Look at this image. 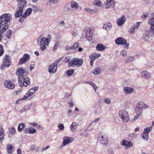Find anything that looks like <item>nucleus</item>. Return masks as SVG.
<instances>
[{
	"mask_svg": "<svg viewBox=\"0 0 154 154\" xmlns=\"http://www.w3.org/2000/svg\"><path fill=\"white\" fill-rule=\"evenodd\" d=\"M11 15L9 14H4L0 16V41L2 38V34L8 29V24L12 20Z\"/></svg>",
	"mask_w": 154,
	"mask_h": 154,
	"instance_id": "1",
	"label": "nucleus"
},
{
	"mask_svg": "<svg viewBox=\"0 0 154 154\" xmlns=\"http://www.w3.org/2000/svg\"><path fill=\"white\" fill-rule=\"evenodd\" d=\"M51 39V35H48V38L43 37L42 35L38 37L37 39V44L39 46L42 51H43L46 49Z\"/></svg>",
	"mask_w": 154,
	"mask_h": 154,
	"instance_id": "2",
	"label": "nucleus"
},
{
	"mask_svg": "<svg viewBox=\"0 0 154 154\" xmlns=\"http://www.w3.org/2000/svg\"><path fill=\"white\" fill-rule=\"evenodd\" d=\"M118 115L119 118L123 122L126 123L130 121V119L129 113L125 109H120L118 112Z\"/></svg>",
	"mask_w": 154,
	"mask_h": 154,
	"instance_id": "3",
	"label": "nucleus"
},
{
	"mask_svg": "<svg viewBox=\"0 0 154 154\" xmlns=\"http://www.w3.org/2000/svg\"><path fill=\"white\" fill-rule=\"evenodd\" d=\"M18 81L19 84L21 87H26L30 85L29 78L25 75L23 76H20V79H18Z\"/></svg>",
	"mask_w": 154,
	"mask_h": 154,
	"instance_id": "4",
	"label": "nucleus"
},
{
	"mask_svg": "<svg viewBox=\"0 0 154 154\" xmlns=\"http://www.w3.org/2000/svg\"><path fill=\"white\" fill-rule=\"evenodd\" d=\"M98 142L103 145H106L108 141V138L107 136L103 133L99 134L97 137Z\"/></svg>",
	"mask_w": 154,
	"mask_h": 154,
	"instance_id": "5",
	"label": "nucleus"
},
{
	"mask_svg": "<svg viewBox=\"0 0 154 154\" xmlns=\"http://www.w3.org/2000/svg\"><path fill=\"white\" fill-rule=\"evenodd\" d=\"M61 60V59L60 58L57 59L50 66L48 70L50 74H53L56 72L57 64Z\"/></svg>",
	"mask_w": 154,
	"mask_h": 154,
	"instance_id": "6",
	"label": "nucleus"
},
{
	"mask_svg": "<svg viewBox=\"0 0 154 154\" xmlns=\"http://www.w3.org/2000/svg\"><path fill=\"white\" fill-rule=\"evenodd\" d=\"M83 63V60L82 59L74 58L69 62V66H73L74 65L77 66H81Z\"/></svg>",
	"mask_w": 154,
	"mask_h": 154,
	"instance_id": "7",
	"label": "nucleus"
},
{
	"mask_svg": "<svg viewBox=\"0 0 154 154\" xmlns=\"http://www.w3.org/2000/svg\"><path fill=\"white\" fill-rule=\"evenodd\" d=\"M38 87L37 86H35L34 87L30 88L26 93V94L21 99V100H25L27 99L29 97L32 95L38 90Z\"/></svg>",
	"mask_w": 154,
	"mask_h": 154,
	"instance_id": "8",
	"label": "nucleus"
},
{
	"mask_svg": "<svg viewBox=\"0 0 154 154\" xmlns=\"http://www.w3.org/2000/svg\"><path fill=\"white\" fill-rule=\"evenodd\" d=\"M115 42L117 45H124L126 49H128L129 44L127 43L124 38L122 37H119L115 40Z\"/></svg>",
	"mask_w": 154,
	"mask_h": 154,
	"instance_id": "9",
	"label": "nucleus"
},
{
	"mask_svg": "<svg viewBox=\"0 0 154 154\" xmlns=\"http://www.w3.org/2000/svg\"><path fill=\"white\" fill-rule=\"evenodd\" d=\"M152 126L148 127L144 129L143 133L141 135L142 138L145 140H147L149 138V133L152 130Z\"/></svg>",
	"mask_w": 154,
	"mask_h": 154,
	"instance_id": "10",
	"label": "nucleus"
},
{
	"mask_svg": "<svg viewBox=\"0 0 154 154\" xmlns=\"http://www.w3.org/2000/svg\"><path fill=\"white\" fill-rule=\"evenodd\" d=\"M73 140L74 139L72 137H69L67 136L64 137L62 144L60 146V148L61 149L66 145L72 142Z\"/></svg>",
	"mask_w": 154,
	"mask_h": 154,
	"instance_id": "11",
	"label": "nucleus"
},
{
	"mask_svg": "<svg viewBox=\"0 0 154 154\" xmlns=\"http://www.w3.org/2000/svg\"><path fill=\"white\" fill-rule=\"evenodd\" d=\"M121 145L124 146L126 149L131 147L133 146V143L131 141L123 139L121 142Z\"/></svg>",
	"mask_w": 154,
	"mask_h": 154,
	"instance_id": "12",
	"label": "nucleus"
},
{
	"mask_svg": "<svg viewBox=\"0 0 154 154\" xmlns=\"http://www.w3.org/2000/svg\"><path fill=\"white\" fill-rule=\"evenodd\" d=\"M11 62L10 59V56L5 55L3 59V66L8 67L11 64Z\"/></svg>",
	"mask_w": 154,
	"mask_h": 154,
	"instance_id": "13",
	"label": "nucleus"
},
{
	"mask_svg": "<svg viewBox=\"0 0 154 154\" xmlns=\"http://www.w3.org/2000/svg\"><path fill=\"white\" fill-rule=\"evenodd\" d=\"M29 58L30 56L29 54H24L23 57L20 59L18 63V65L19 66L26 62L29 60Z\"/></svg>",
	"mask_w": 154,
	"mask_h": 154,
	"instance_id": "14",
	"label": "nucleus"
},
{
	"mask_svg": "<svg viewBox=\"0 0 154 154\" xmlns=\"http://www.w3.org/2000/svg\"><path fill=\"white\" fill-rule=\"evenodd\" d=\"M92 30L91 28H89L86 30V37L88 40L90 41L92 38Z\"/></svg>",
	"mask_w": 154,
	"mask_h": 154,
	"instance_id": "15",
	"label": "nucleus"
},
{
	"mask_svg": "<svg viewBox=\"0 0 154 154\" xmlns=\"http://www.w3.org/2000/svg\"><path fill=\"white\" fill-rule=\"evenodd\" d=\"M107 3L105 5V8L106 9L114 8L115 6V3L113 0H107Z\"/></svg>",
	"mask_w": 154,
	"mask_h": 154,
	"instance_id": "16",
	"label": "nucleus"
},
{
	"mask_svg": "<svg viewBox=\"0 0 154 154\" xmlns=\"http://www.w3.org/2000/svg\"><path fill=\"white\" fill-rule=\"evenodd\" d=\"M79 126L78 123L75 122H73L70 126V128L71 131L73 133H75L77 131V129Z\"/></svg>",
	"mask_w": 154,
	"mask_h": 154,
	"instance_id": "17",
	"label": "nucleus"
},
{
	"mask_svg": "<svg viewBox=\"0 0 154 154\" xmlns=\"http://www.w3.org/2000/svg\"><path fill=\"white\" fill-rule=\"evenodd\" d=\"M126 19L124 16L119 18L116 21V23L119 26H121L125 22Z\"/></svg>",
	"mask_w": 154,
	"mask_h": 154,
	"instance_id": "18",
	"label": "nucleus"
},
{
	"mask_svg": "<svg viewBox=\"0 0 154 154\" xmlns=\"http://www.w3.org/2000/svg\"><path fill=\"white\" fill-rule=\"evenodd\" d=\"M4 86L5 87L10 89H13L14 87V83L10 81H5Z\"/></svg>",
	"mask_w": 154,
	"mask_h": 154,
	"instance_id": "19",
	"label": "nucleus"
},
{
	"mask_svg": "<svg viewBox=\"0 0 154 154\" xmlns=\"http://www.w3.org/2000/svg\"><path fill=\"white\" fill-rule=\"evenodd\" d=\"M123 91L126 94H130L132 93L134 91L133 88L128 86H125L123 88Z\"/></svg>",
	"mask_w": 154,
	"mask_h": 154,
	"instance_id": "20",
	"label": "nucleus"
},
{
	"mask_svg": "<svg viewBox=\"0 0 154 154\" xmlns=\"http://www.w3.org/2000/svg\"><path fill=\"white\" fill-rule=\"evenodd\" d=\"M26 72V70L23 68H18L16 72V74L18 76V79H20V77L21 76H23L24 75L23 74Z\"/></svg>",
	"mask_w": 154,
	"mask_h": 154,
	"instance_id": "21",
	"label": "nucleus"
},
{
	"mask_svg": "<svg viewBox=\"0 0 154 154\" xmlns=\"http://www.w3.org/2000/svg\"><path fill=\"white\" fill-rule=\"evenodd\" d=\"M24 131L25 133H29L31 134L36 133V130L32 127L27 128L24 129Z\"/></svg>",
	"mask_w": 154,
	"mask_h": 154,
	"instance_id": "22",
	"label": "nucleus"
},
{
	"mask_svg": "<svg viewBox=\"0 0 154 154\" xmlns=\"http://www.w3.org/2000/svg\"><path fill=\"white\" fill-rule=\"evenodd\" d=\"M143 109L141 107V105L138 103L136 104L135 111L136 114H139V115H141L142 113Z\"/></svg>",
	"mask_w": 154,
	"mask_h": 154,
	"instance_id": "23",
	"label": "nucleus"
},
{
	"mask_svg": "<svg viewBox=\"0 0 154 154\" xmlns=\"http://www.w3.org/2000/svg\"><path fill=\"white\" fill-rule=\"evenodd\" d=\"M19 10L17 11L15 14V16L16 17H19L21 16L22 14L23 8L24 7H22L21 6H20L18 5Z\"/></svg>",
	"mask_w": 154,
	"mask_h": 154,
	"instance_id": "24",
	"label": "nucleus"
},
{
	"mask_svg": "<svg viewBox=\"0 0 154 154\" xmlns=\"http://www.w3.org/2000/svg\"><path fill=\"white\" fill-rule=\"evenodd\" d=\"M149 31H146L143 35V38L145 41H148L150 37L152 35Z\"/></svg>",
	"mask_w": 154,
	"mask_h": 154,
	"instance_id": "25",
	"label": "nucleus"
},
{
	"mask_svg": "<svg viewBox=\"0 0 154 154\" xmlns=\"http://www.w3.org/2000/svg\"><path fill=\"white\" fill-rule=\"evenodd\" d=\"M14 148V147L11 144L7 145L6 146V149L7 152L9 154H12L13 152V149Z\"/></svg>",
	"mask_w": 154,
	"mask_h": 154,
	"instance_id": "26",
	"label": "nucleus"
},
{
	"mask_svg": "<svg viewBox=\"0 0 154 154\" xmlns=\"http://www.w3.org/2000/svg\"><path fill=\"white\" fill-rule=\"evenodd\" d=\"M142 76L145 79H149L150 76V73L146 71H143L141 73Z\"/></svg>",
	"mask_w": 154,
	"mask_h": 154,
	"instance_id": "27",
	"label": "nucleus"
},
{
	"mask_svg": "<svg viewBox=\"0 0 154 154\" xmlns=\"http://www.w3.org/2000/svg\"><path fill=\"white\" fill-rule=\"evenodd\" d=\"M106 48L103 45L101 44H98L96 46L97 50L100 51H103L106 49Z\"/></svg>",
	"mask_w": 154,
	"mask_h": 154,
	"instance_id": "28",
	"label": "nucleus"
},
{
	"mask_svg": "<svg viewBox=\"0 0 154 154\" xmlns=\"http://www.w3.org/2000/svg\"><path fill=\"white\" fill-rule=\"evenodd\" d=\"M101 72V69L100 67L95 68L92 71V73L95 75L100 74Z\"/></svg>",
	"mask_w": 154,
	"mask_h": 154,
	"instance_id": "29",
	"label": "nucleus"
},
{
	"mask_svg": "<svg viewBox=\"0 0 154 154\" xmlns=\"http://www.w3.org/2000/svg\"><path fill=\"white\" fill-rule=\"evenodd\" d=\"M134 59V57L131 56H129L124 59V62L125 63H130L133 61Z\"/></svg>",
	"mask_w": 154,
	"mask_h": 154,
	"instance_id": "30",
	"label": "nucleus"
},
{
	"mask_svg": "<svg viewBox=\"0 0 154 154\" xmlns=\"http://www.w3.org/2000/svg\"><path fill=\"white\" fill-rule=\"evenodd\" d=\"M18 5L21 6L22 7L25 6L27 3L26 0H18Z\"/></svg>",
	"mask_w": 154,
	"mask_h": 154,
	"instance_id": "31",
	"label": "nucleus"
},
{
	"mask_svg": "<svg viewBox=\"0 0 154 154\" xmlns=\"http://www.w3.org/2000/svg\"><path fill=\"white\" fill-rule=\"evenodd\" d=\"M70 4L71 8H72L77 9L79 8L78 4L74 1L71 2Z\"/></svg>",
	"mask_w": 154,
	"mask_h": 154,
	"instance_id": "32",
	"label": "nucleus"
},
{
	"mask_svg": "<svg viewBox=\"0 0 154 154\" xmlns=\"http://www.w3.org/2000/svg\"><path fill=\"white\" fill-rule=\"evenodd\" d=\"M112 27V24L110 23H108L103 25V28L105 30H109Z\"/></svg>",
	"mask_w": 154,
	"mask_h": 154,
	"instance_id": "33",
	"label": "nucleus"
},
{
	"mask_svg": "<svg viewBox=\"0 0 154 154\" xmlns=\"http://www.w3.org/2000/svg\"><path fill=\"white\" fill-rule=\"evenodd\" d=\"M4 131L2 128H1L0 129V140L2 141L4 137Z\"/></svg>",
	"mask_w": 154,
	"mask_h": 154,
	"instance_id": "34",
	"label": "nucleus"
},
{
	"mask_svg": "<svg viewBox=\"0 0 154 154\" xmlns=\"http://www.w3.org/2000/svg\"><path fill=\"white\" fill-rule=\"evenodd\" d=\"M93 4L94 5L97 6H101V2L99 0H94L93 2Z\"/></svg>",
	"mask_w": 154,
	"mask_h": 154,
	"instance_id": "35",
	"label": "nucleus"
},
{
	"mask_svg": "<svg viewBox=\"0 0 154 154\" xmlns=\"http://www.w3.org/2000/svg\"><path fill=\"white\" fill-rule=\"evenodd\" d=\"M32 11V10L31 8H28L24 13V15H26L27 17H28L31 14Z\"/></svg>",
	"mask_w": 154,
	"mask_h": 154,
	"instance_id": "36",
	"label": "nucleus"
},
{
	"mask_svg": "<svg viewBox=\"0 0 154 154\" xmlns=\"http://www.w3.org/2000/svg\"><path fill=\"white\" fill-rule=\"evenodd\" d=\"M25 125L23 123H20L18 125V129L19 132H21L25 127Z\"/></svg>",
	"mask_w": 154,
	"mask_h": 154,
	"instance_id": "37",
	"label": "nucleus"
},
{
	"mask_svg": "<svg viewBox=\"0 0 154 154\" xmlns=\"http://www.w3.org/2000/svg\"><path fill=\"white\" fill-rule=\"evenodd\" d=\"M140 105H141V107L143 109H147L149 107V106L147 104H146L144 103L140 102H139Z\"/></svg>",
	"mask_w": 154,
	"mask_h": 154,
	"instance_id": "38",
	"label": "nucleus"
},
{
	"mask_svg": "<svg viewBox=\"0 0 154 154\" xmlns=\"http://www.w3.org/2000/svg\"><path fill=\"white\" fill-rule=\"evenodd\" d=\"M84 10L85 11L87 12L90 14L94 13L95 12L94 10H92L88 8H84Z\"/></svg>",
	"mask_w": 154,
	"mask_h": 154,
	"instance_id": "39",
	"label": "nucleus"
},
{
	"mask_svg": "<svg viewBox=\"0 0 154 154\" xmlns=\"http://www.w3.org/2000/svg\"><path fill=\"white\" fill-rule=\"evenodd\" d=\"M148 23L150 26H154V17L149 20Z\"/></svg>",
	"mask_w": 154,
	"mask_h": 154,
	"instance_id": "40",
	"label": "nucleus"
},
{
	"mask_svg": "<svg viewBox=\"0 0 154 154\" xmlns=\"http://www.w3.org/2000/svg\"><path fill=\"white\" fill-rule=\"evenodd\" d=\"M79 44L78 42H75L72 46V48L74 50H75L79 47Z\"/></svg>",
	"mask_w": 154,
	"mask_h": 154,
	"instance_id": "41",
	"label": "nucleus"
},
{
	"mask_svg": "<svg viewBox=\"0 0 154 154\" xmlns=\"http://www.w3.org/2000/svg\"><path fill=\"white\" fill-rule=\"evenodd\" d=\"M127 51L125 50H123L120 51V55L122 57H125L127 55Z\"/></svg>",
	"mask_w": 154,
	"mask_h": 154,
	"instance_id": "42",
	"label": "nucleus"
},
{
	"mask_svg": "<svg viewBox=\"0 0 154 154\" xmlns=\"http://www.w3.org/2000/svg\"><path fill=\"white\" fill-rule=\"evenodd\" d=\"M74 72L73 69H70L69 70H67L66 72V74L68 76H70Z\"/></svg>",
	"mask_w": 154,
	"mask_h": 154,
	"instance_id": "43",
	"label": "nucleus"
},
{
	"mask_svg": "<svg viewBox=\"0 0 154 154\" xmlns=\"http://www.w3.org/2000/svg\"><path fill=\"white\" fill-rule=\"evenodd\" d=\"M135 28H134V27L133 26L132 27H131L129 29V33L130 34H134L135 33Z\"/></svg>",
	"mask_w": 154,
	"mask_h": 154,
	"instance_id": "44",
	"label": "nucleus"
},
{
	"mask_svg": "<svg viewBox=\"0 0 154 154\" xmlns=\"http://www.w3.org/2000/svg\"><path fill=\"white\" fill-rule=\"evenodd\" d=\"M103 100L104 103H106V104H109L111 103V101L109 99L104 98L103 99Z\"/></svg>",
	"mask_w": 154,
	"mask_h": 154,
	"instance_id": "45",
	"label": "nucleus"
},
{
	"mask_svg": "<svg viewBox=\"0 0 154 154\" xmlns=\"http://www.w3.org/2000/svg\"><path fill=\"white\" fill-rule=\"evenodd\" d=\"M12 31L11 30H8L6 33V36L8 38H10L12 34Z\"/></svg>",
	"mask_w": 154,
	"mask_h": 154,
	"instance_id": "46",
	"label": "nucleus"
},
{
	"mask_svg": "<svg viewBox=\"0 0 154 154\" xmlns=\"http://www.w3.org/2000/svg\"><path fill=\"white\" fill-rule=\"evenodd\" d=\"M140 22H137L136 24H134L133 26L134 28H135V30H137L139 27L140 25Z\"/></svg>",
	"mask_w": 154,
	"mask_h": 154,
	"instance_id": "47",
	"label": "nucleus"
},
{
	"mask_svg": "<svg viewBox=\"0 0 154 154\" xmlns=\"http://www.w3.org/2000/svg\"><path fill=\"white\" fill-rule=\"evenodd\" d=\"M3 47V46L0 44V57L4 53Z\"/></svg>",
	"mask_w": 154,
	"mask_h": 154,
	"instance_id": "48",
	"label": "nucleus"
},
{
	"mask_svg": "<svg viewBox=\"0 0 154 154\" xmlns=\"http://www.w3.org/2000/svg\"><path fill=\"white\" fill-rule=\"evenodd\" d=\"M149 32L152 35H153L154 33V26H151L149 29Z\"/></svg>",
	"mask_w": 154,
	"mask_h": 154,
	"instance_id": "49",
	"label": "nucleus"
},
{
	"mask_svg": "<svg viewBox=\"0 0 154 154\" xmlns=\"http://www.w3.org/2000/svg\"><path fill=\"white\" fill-rule=\"evenodd\" d=\"M149 15L147 13H143L141 17L142 19H145L148 17Z\"/></svg>",
	"mask_w": 154,
	"mask_h": 154,
	"instance_id": "50",
	"label": "nucleus"
},
{
	"mask_svg": "<svg viewBox=\"0 0 154 154\" xmlns=\"http://www.w3.org/2000/svg\"><path fill=\"white\" fill-rule=\"evenodd\" d=\"M38 147H37L35 145H31L30 147V149L31 150L33 151L34 150H38Z\"/></svg>",
	"mask_w": 154,
	"mask_h": 154,
	"instance_id": "51",
	"label": "nucleus"
},
{
	"mask_svg": "<svg viewBox=\"0 0 154 154\" xmlns=\"http://www.w3.org/2000/svg\"><path fill=\"white\" fill-rule=\"evenodd\" d=\"M57 127L60 130H64V126L63 124H58Z\"/></svg>",
	"mask_w": 154,
	"mask_h": 154,
	"instance_id": "52",
	"label": "nucleus"
},
{
	"mask_svg": "<svg viewBox=\"0 0 154 154\" xmlns=\"http://www.w3.org/2000/svg\"><path fill=\"white\" fill-rule=\"evenodd\" d=\"M27 16L26 15H24V14H23L21 17L19 19V22L20 23L22 22L24 20V19L26 18Z\"/></svg>",
	"mask_w": 154,
	"mask_h": 154,
	"instance_id": "53",
	"label": "nucleus"
},
{
	"mask_svg": "<svg viewBox=\"0 0 154 154\" xmlns=\"http://www.w3.org/2000/svg\"><path fill=\"white\" fill-rule=\"evenodd\" d=\"M141 115H139V114H137V115L135 116L134 118L132 120V121H134L136 120L137 119L139 118L140 116Z\"/></svg>",
	"mask_w": 154,
	"mask_h": 154,
	"instance_id": "54",
	"label": "nucleus"
},
{
	"mask_svg": "<svg viewBox=\"0 0 154 154\" xmlns=\"http://www.w3.org/2000/svg\"><path fill=\"white\" fill-rule=\"evenodd\" d=\"M10 131L11 134H14L16 132V129L14 127H12L11 128Z\"/></svg>",
	"mask_w": 154,
	"mask_h": 154,
	"instance_id": "55",
	"label": "nucleus"
},
{
	"mask_svg": "<svg viewBox=\"0 0 154 154\" xmlns=\"http://www.w3.org/2000/svg\"><path fill=\"white\" fill-rule=\"evenodd\" d=\"M58 25L62 27L64 26L65 25V23L62 20L59 22Z\"/></svg>",
	"mask_w": 154,
	"mask_h": 154,
	"instance_id": "56",
	"label": "nucleus"
},
{
	"mask_svg": "<svg viewBox=\"0 0 154 154\" xmlns=\"http://www.w3.org/2000/svg\"><path fill=\"white\" fill-rule=\"evenodd\" d=\"M59 42H57L55 44V45L53 48V50L54 51H55L57 49L59 46Z\"/></svg>",
	"mask_w": 154,
	"mask_h": 154,
	"instance_id": "57",
	"label": "nucleus"
},
{
	"mask_svg": "<svg viewBox=\"0 0 154 154\" xmlns=\"http://www.w3.org/2000/svg\"><path fill=\"white\" fill-rule=\"evenodd\" d=\"M24 107L26 111L29 110L30 108V106L29 105L25 106Z\"/></svg>",
	"mask_w": 154,
	"mask_h": 154,
	"instance_id": "58",
	"label": "nucleus"
},
{
	"mask_svg": "<svg viewBox=\"0 0 154 154\" xmlns=\"http://www.w3.org/2000/svg\"><path fill=\"white\" fill-rule=\"evenodd\" d=\"M17 154H22V152L21 149L18 148L17 150Z\"/></svg>",
	"mask_w": 154,
	"mask_h": 154,
	"instance_id": "59",
	"label": "nucleus"
},
{
	"mask_svg": "<svg viewBox=\"0 0 154 154\" xmlns=\"http://www.w3.org/2000/svg\"><path fill=\"white\" fill-rule=\"evenodd\" d=\"M94 54V55L95 56V57H96V58H97L99 57H100L101 55L100 54L98 53V54Z\"/></svg>",
	"mask_w": 154,
	"mask_h": 154,
	"instance_id": "60",
	"label": "nucleus"
},
{
	"mask_svg": "<svg viewBox=\"0 0 154 154\" xmlns=\"http://www.w3.org/2000/svg\"><path fill=\"white\" fill-rule=\"evenodd\" d=\"M29 124L34 127L36 126H37L38 125V124L37 123L35 122L30 123H29Z\"/></svg>",
	"mask_w": 154,
	"mask_h": 154,
	"instance_id": "61",
	"label": "nucleus"
},
{
	"mask_svg": "<svg viewBox=\"0 0 154 154\" xmlns=\"http://www.w3.org/2000/svg\"><path fill=\"white\" fill-rule=\"evenodd\" d=\"M50 2L54 4H57L58 2L59 1L58 0H50Z\"/></svg>",
	"mask_w": 154,
	"mask_h": 154,
	"instance_id": "62",
	"label": "nucleus"
},
{
	"mask_svg": "<svg viewBox=\"0 0 154 154\" xmlns=\"http://www.w3.org/2000/svg\"><path fill=\"white\" fill-rule=\"evenodd\" d=\"M90 58H92L93 60H94L96 59H97V58H96V57H95V56H94V55L93 54L92 55H91L90 57Z\"/></svg>",
	"mask_w": 154,
	"mask_h": 154,
	"instance_id": "63",
	"label": "nucleus"
},
{
	"mask_svg": "<svg viewBox=\"0 0 154 154\" xmlns=\"http://www.w3.org/2000/svg\"><path fill=\"white\" fill-rule=\"evenodd\" d=\"M91 60L90 65L91 66H92L93 65L94 62V60L92 58H91Z\"/></svg>",
	"mask_w": 154,
	"mask_h": 154,
	"instance_id": "64",
	"label": "nucleus"
}]
</instances>
